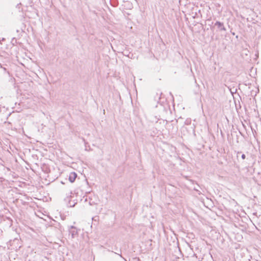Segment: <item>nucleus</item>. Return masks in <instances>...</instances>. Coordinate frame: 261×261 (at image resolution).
Returning <instances> with one entry per match:
<instances>
[{
    "label": "nucleus",
    "mask_w": 261,
    "mask_h": 261,
    "mask_svg": "<svg viewBox=\"0 0 261 261\" xmlns=\"http://www.w3.org/2000/svg\"><path fill=\"white\" fill-rule=\"evenodd\" d=\"M70 194V195L69 196H67L64 199V200L66 202L68 206L73 207L77 203V200L75 199H72L73 198V196L72 195V193L71 192Z\"/></svg>",
    "instance_id": "obj_1"
},
{
    "label": "nucleus",
    "mask_w": 261,
    "mask_h": 261,
    "mask_svg": "<svg viewBox=\"0 0 261 261\" xmlns=\"http://www.w3.org/2000/svg\"><path fill=\"white\" fill-rule=\"evenodd\" d=\"M85 201H87V198H86V199H85Z\"/></svg>",
    "instance_id": "obj_11"
},
{
    "label": "nucleus",
    "mask_w": 261,
    "mask_h": 261,
    "mask_svg": "<svg viewBox=\"0 0 261 261\" xmlns=\"http://www.w3.org/2000/svg\"><path fill=\"white\" fill-rule=\"evenodd\" d=\"M116 254H118L121 257H122L125 261H126V259L122 257L121 255V254L116 253Z\"/></svg>",
    "instance_id": "obj_8"
},
{
    "label": "nucleus",
    "mask_w": 261,
    "mask_h": 261,
    "mask_svg": "<svg viewBox=\"0 0 261 261\" xmlns=\"http://www.w3.org/2000/svg\"><path fill=\"white\" fill-rule=\"evenodd\" d=\"M89 204L91 205H92V203H91V202L90 201V202H89Z\"/></svg>",
    "instance_id": "obj_10"
},
{
    "label": "nucleus",
    "mask_w": 261,
    "mask_h": 261,
    "mask_svg": "<svg viewBox=\"0 0 261 261\" xmlns=\"http://www.w3.org/2000/svg\"><path fill=\"white\" fill-rule=\"evenodd\" d=\"M98 219V216H95L93 218H92V220H94V221H96L97 219Z\"/></svg>",
    "instance_id": "obj_7"
},
{
    "label": "nucleus",
    "mask_w": 261,
    "mask_h": 261,
    "mask_svg": "<svg viewBox=\"0 0 261 261\" xmlns=\"http://www.w3.org/2000/svg\"><path fill=\"white\" fill-rule=\"evenodd\" d=\"M77 177V174L75 172H71L69 175V180L71 182H73Z\"/></svg>",
    "instance_id": "obj_3"
},
{
    "label": "nucleus",
    "mask_w": 261,
    "mask_h": 261,
    "mask_svg": "<svg viewBox=\"0 0 261 261\" xmlns=\"http://www.w3.org/2000/svg\"><path fill=\"white\" fill-rule=\"evenodd\" d=\"M1 68H3V70H4V71H5V72H7L8 74H10L9 72L8 71H7V69H6L5 67H2Z\"/></svg>",
    "instance_id": "obj_5"
},
{
    "label": "nucleus",
    "mask_w": 261,
    "mask_h": 261,
    "mask_svg": "<svg viewBox=\"0 0 261 261\" xmlns=\"http://www.w3.org/2000/svg\"><path fill=\"white\" fill-rule=\"evenodd\" d=\"M71 229H74V230H70V233L71 235L72 238H74L75 236L77 234V231L76 230H75V227L74 226H71Z\"/></svg>",
    "instance_id": "obj_4"
},
{
    "label": "nucleus",
    "mask_w": 261,
    "mask_h": 261,
    "mask_svg": "<svg viewBox=\"0 0 261 261\" xmlns=\"http://www.w3.org/2000/svg\"><path fill=\"white\" fill-rule=\"evenodd\" d=\"M215 26H216L219 31H226V29L224 27V23L219 21H217L215 23Z\"/></svg>",
    "instance_id": "obj_2"
},
{
    "label": "nucleus",
    "mask_w": 261,
    "mask_h": 261,
    "mask_svg": "<svg viewBox=\"0 0 261 261\" xmlns=\"http://www.w3.org/2000/svg\"><path fill=\"white\" fill-rule=\"evenodd\" d=\"M241 158L243 159V160H245L246 159V155L245 154H242L241 155Z\"/></svg>",
    "instance_id": "obj_6"
},
{
    "label": "nucleus",
    "mask_w": 261,
    "mask_h": 261,
    "mask_svg": "<svg viewBox=\"0 0 261 261\" xmlns=\"http://www.w3.org/2000/svg\"><path fill=\"white\" fill-rule=\"evenodd\" d=\"M240 153H241V151H238V152H237V157H238V154H240Z\"/></svg>",
    "instance_id": "obj_9"
}]
</instances>
